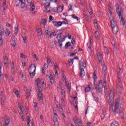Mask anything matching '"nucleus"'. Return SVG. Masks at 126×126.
<instances>
[{"mask_svg": "<svg viewBox=\"0 0 126 126\" xmlns=\"http://www.w3.org/2000/svg\"><path fill=\"white\" fill-rule=\"evenodd\" d=\"M115 98V92L113 90H111L110 93L109 94V98L108 100V105H109L110 107V109L111 108L113 113L114 114H119L122 119H124V110L122 108H119L120 106V102H119V99H117L116 101V103L114 106H113V103L114 102V99Z\"/></svg>", "mask_w": 126, "mask_h": 126, "instance_id": "nucleus-1", "label": "nucleus"}, {"mask_svg": "<svg viewBox=\"0 0 126 126\" xmlns=\"http://www.w3.org/2000/svg\"><path fill=\"white\" fill-rule=\"evenodd\" d=\"M116 12L117 13V14L119 16L120 20V23L122 25H125L126 23V21L125 20V19L124 17L122 16V12L121 11V9H120V4L116 3Z\"/></svg>", "mask_w": 126, "mask_h": 126, "instance_id": "nucleus-2", "label": "nucleus"}, {"mask_svg": "<svg viewBox=\"0 0 126 126\" xmlns=\"http://www.w3.org/2000/svg\"><path fill=\"white\" fill-rule=\"evenodd\" d=\"M109 20L110 21V26L111 28H113L114 27H116L118 26V25L117 24V22L115 21V19H114V17L113 16V14L112 13V11H111V10L109 9Z\"/></svg>", "mask_w": 126, "mask_h": 126, "instance_id": "nucleus-3", "label": "nucleus"}, {"mask_svg": "<svg viewBox=\"0 0 126 126\" xmlns=\"http://www.w3.org/2000/svg\"><path fill=\"white\" fill-rule=\"evenodd\" d=\"M38 100L39 101H41L43 100V94L42 93V87L40 86H38Z\"/></svg>", "mask_w": 126, "mask_h": 126, "instance_id": "nucleus-4", "label": "nucleus"}, {"mask_svg": "<svg viewBox=\"0 0 126 126\" xmlns=\"http://www.w3.org/2000/svg\"><path fill=\"white\" fill-rule=\"evenodd\" d=\"M29 72H34L36 73V65L32 64L29 68Z\"/></svg>", "mask_w": 126, "mask_h": 126, "instance_id": "nucleus-5", "label": "nucleus"}, {"mask_svg": "<svg viewBox=\"0 0 126 126\" xmlns=\"http://www.w3.org/2000/svg\"><path fill=\"white\" fill-rule=\"evenodd\" d=\"M111 28L112 30L113 33L114 34V35H117V33L118 32H119V27L117 26Z\"/></svg>", "mask_w": 126, "mask_h": 126, "instance_id": "nucleus-6", "label": "nucleus"}, {"mask_svg": "<svg viewBox=\"0 0 126 126\" xmlns=\"http://www.w3.org/2000/svg\"><path fill=\"white\" fill-rule=\"evenodd\" d=\"M97 56L98 60V63H102V59H103V56H102V53L101 52H98L97 53Z\"/></svg>", "mask_w": 126, "mask_h": 126, "instance_id": "nucleus-7", "label": "nucleus"}, {"mask_svg": "<svg viewBox=\"0 0 126 126\" xmlns=\"http://www.w3.org/2000/svg\"><path fill=\"white\" fill-rule=\"evenodd\" d=\"M11 45L13 47H16V42L15 41V35H13L12 36V41H11Z\"/></svg>", "mask_w": 126, "mask_h": 126, "instance_id": "nucleus-8", "label": "nucleus"}, {"mask_svg": "<svg viewBox=\"0 0 126 126\" xmlns=\"http://www.w3.org/2000/svg\"><path fill=\"white\" fill-rule=\"evenodd\" d=\"M53 25L55 26V27H60V26H62V22H57V21H53Z\"/></svg>", "mask_w": 126, "mask_h": 126, "instance_id": "nucleus-9", "label": "nucleus"}, {"mask_svg": "<svg viewBox=\"0 0 126 126\" xmlns=\"http://www.w3.org/2000/svg\"><path fill=\"white\" fill-rule=\"evenodd\" d=\"M102 73L104 74V76L106 75V73L107 72V66H106L105 64H103L102 65Z\"/></svg>", "mask_w": 126, "mask_h": 126, "instance_id": "nucleus-10", "label": "nucleus"}, {"mask_svg": "<svg viewBox=\"0 0 126 126\" xmlns=\"http://www.w3.org/2000/svg\"><path fill=\"white\" fill-rule=\"evenodd\" d=\"M47 76L48 78H49L51 83H55V80L54 79V76H53V74H51L50 75H48Z\"/></svg>", "mask_w": 126, "mask_h": 126, "instance_id": "nucleus-11", "label": "nucleus"}, {"mask_svg": "<svg viewBox=\"0 0 126 126\" xmlns=\"http://www.w3.org/2000/svg\"><path fill=\"white\" fill-rule=\"evenodd\" d=\"M22 38H23L24 43H25V44H26L27 43V37H26V34L25 33H22Z\"/></svg>", "mask_w": 126, "mask_h": 126, "instance_id": "nucleus-12", "label": "nucleus"}, {"mask_svg": "<svg viewBox=\"0 0 126 126\" xmlns=\"http://www.w3.org/2000/svg\"><path fill=\"white\" fill-rule=\"evenodd\" d=\"M4 35V29L2 26H0V36H3Z\"/></svg>", "mask_w": 126, "mask_h": 126, "instance_id": "nucleus-13", "label": "nucleus"}, {"mask_svg": "<svg viewBox=\"0 0 126 126\" xmlns=\"http://www.w3.org/2000/svg\"><path fill=\"white\" fill-rule=\"evenodd\" d=\"M124 89H123V84H121L118 87V91L120 94H122L123 91Z\"/></svg>", "mask_w": 126, "mask_h": 126, "instance_id": "nucleus-14", "label": "nucleus"}, {"mask_svg": "<svg viewBox=\"0 0 126 126\" xmlns=\"http://www.w3.org/2000/svg\"><path fill=\"white\" fill-rule=\"evenodd\" d=\"M43 68L42 69V73H43L44 74H45V70H46V69H47V68H48L49 66L47 65V64L46 63H44L43 65Z\"/></svg>", "mask_w": 126, "mask_h": 126, "instance_id": "nucleus-15", "label": "nucleus"}, {"mask_svg": "<svg viewBox=\"0 0 126 126\" xmlns=\"http://www.w3.org/2000/svg\"><path fill=\"white\" fill-rule=\"evenodd\" d=\"M10 122V120H9V119H7L4 122V124H3V126H8L9 125Z\"/></svg>", "mask_w": 126, "mask_h": 126, "instance_id": "nucleus-16", "label": "nucleus"}, {"mask_svg": "<svg viewBox=\"0 0 126 126\" xmlns=\"http://www.w3.org/2000/svg\"><path fill=\"white\" fill-rule=\"evenodd\" d=\"M112 45H114V51L116 52L117 51V43H115V40H112L111 41Z\"/></svg>", "mask_w": 126, "mask_h": 126, "instance_id": "nucleus-17", "label": "nucleus"}, {"mask_svg": "<svg viewBox=\"0 0 126 126\" xmlns=\"http://www.w3.org/2000/svg\"><path fill=\"white\" fill-rule=\"evenodd\" d=\"M87 9L89 12L90 15L93 14V12L92 11V8L91 7L90 5L87 6Z\"/></svg>", "mask_w": 126, "mask_h": 126, "instance_id": "nucleus-18", "label": "nucleus"}, {"mask_svg": "<svg viewBox=\"0 0 126 126\" xmlns=\"http://www.w3.org/2000/svg\"><path fill=\"white\" fill-rule=\"evenodd\" d=\"M79 63L80 66H82L84 68L86 67V62L85 61H83L82 63L81 62H80Z\"/></svg>", "mask_w": 126, "mask_h": 126, "instance_id": "nucleus-19", "label": "nucleus"}, {"mask_svg": "<svg viewBox=\"0 0 126 126\" xmlns=\"http://www.w3.org/2000/svg\"><path fill=\"white\" fill-rule=\"evenodd\" d=\"M35 82L37 83L36 86L37 87H38L40 86V85L41 84V80L40 79V78H38L35 80Z\"/></svg>", "mask_w": 126, "mask_h": 126, "instance_id": "nucleus-20", "label": "nucleus"}, {"mask_svg": "<svg viewBox=\"0 0 126 126\" xmlns=\"http://www.w3.org/2000/svg\"><path fill=\"white\" fill-rule=\"evenodd\" d=\"M36 31L37 32V34L38 35V36H41V35H43V32H42V29H37Z\"/></svg>", "mask_w": 126, "mask_h": 126, "instance_id": "nucleus-21", "label": "nucleus"}, {"mask_svg": "<svg viewBox=\"0 0 126 126\" xmlns=\"http://www.w3.org/2000/svg\"><path fill=\"white\" fill-rule=\"evenodd\" d=\"M62 97V101L63 105H64V99H65V94H61Z\"/></svg>", "mask_w": 126, "mask_h": 126, "instance_id": "nucleus-22", "label": "nucleus"}, {"mask_svg": "<svg viewBox=\"0 0 126 126\" xmlns=\"http://www.w3.org/2000/svg\"><path fill=\"white\" fill-rule=\"evenodd\" d=\"M94 85L95 89V90H96V91H97L98 93H101V92L102 91V89L101 88L97 87V85L96 84H94Z\"/></svg>", "mask_w": 126, "mask_h": 126, "instance_id": "nucleus-23", "label": "nucleus"}, {"mask_svg": "<svg viewBox=\"0 0 126 126\" xmlns=\"http://www.w3.org/2000/svg\"><path fill=\"white\" fill-rule=\"evenodd\" d=\"M94 36L97 40H99V38H100V34L99 33V32H98V31H96L94 32Z\"/></svg>", "mask_w": 126, "mask_h": 126, "instance_id": "nucleus-24", "label": "nucleus"}, {"mask_svg": "<svg viewBox=\"0 0 126 126\" xmlns=\"http://www.w3.org/2000/svg\"><path fill=\"white\" fill-rule=\"evenodd\" d=\"M63 6H59L56 9L57 12H62V11H63Z\"/></svg>", "mask_w": 126, "mask_h": 126, "instance_id": "nucleus-25", "label": "nucleus"}, {"mask_svg": "<svg viewBox=\"0 0 126 126\" xmlns=\"http://www.w3.org/2000/svg\"><path fill=\"white\" fill-rule=\"evenodd\" d=\"M45 36H46V38H48V37H50V34H49V33H50V32L49 31V28L45 30Z\"/></svg>", "mask_w": 126, "mask_h": 126, "instance_id": "nucleus-26", "label": "nucleus"}, {"mask_svg": "<svg viewBox=\"0 0 126 126\" xmlns=\"http://www.w3.org/2000/svg\"><path fill=\"white\" fill-rule=\"evenodd\" d=\"M91 90V87H90V85H88V87L85 88V93L89 92Z\"/></svg>", "mask_w": 126, "mask_h": 126, "instance_id": "nucleus-27", "label": "nucleus"}, {"mask_svg": "<svg viewBox=\"0 0 126 126\" xmlns=\"http://www.w3.org/2000/svg\"><path fill=\"white\" fill-rule=\"evenodd\" d=\"M30 6H31L30 10L31 11H34L35 10V5L34 4H31Z\"/></svg>", "mask_w": 126, "mask_h": 126, "instance_id": "nucleus-28", "label": "nucleus"}, {"mask_svg": "<svg viewBox=\"0 0 126 126\" xmlns=\"http://www.w3.org/2000/svg\"><path fill=\"white\" fill-rule=\"evenodd\" d=\"M67 36H64V37L63 38L61 39H58V42L57 43H62V42H63V41H64V40H65V38H67Z\"/></svg>", "mask_w": 126, "mask_h": 126, "instance_id": "nucleus-29", "label": "nucleus"}, {"mask_svg": "<svg viewBox=\"0 0 126 126\" xmlns=\"http://www.w3.org/2000/svg\"><path fill=\"white\" fill-rule=\"evenodd\" d=\"M10 31H9V30H8V29H6L5 31V34L6 35V36H9V35L10 34Z\"/></svg>", "mask_w": 126, "mask_h": 126, "instance_id": "nucleus-30", "label": "nucleus"}, {"mask_svg": "<svg viewBox=\"0 0 126 126\" xmlns=\"http://www.w3.org/2000/svg\"><path fill=\"white\" fill-rule=\"evenodd\" d=\"M80 70H81V71H80V76L81 77H84V74L82 72H83V71H84V69H83V68H81L80 69Z\"/></svg>", "mask_w": 126, "mask_h": 126, "instance_id": "nucleus-31", "label": "nucleus"}, {"mask_svg": "<svg viewBox=\"0 0 126 126\" xmlns=\"http://www.w3.org/2000/svg\"><path fill=\"white\" fill-rule=\"evenodd\" d=\"M5 103V98H3V97H1V105H2V106H4Z\"/></svg>", "mask_w": 126, "mask_h": 126, "instance_id": "nucleus-32", "label": "nucleus"}, {"mask_svg": "<svg viewBox=\"0 0 126 126\" xmlns=\"http://www.w3.org/2000/svg\"><path fill=\"white\" fill-rule=\"evenodd\" d=\"M30 73V76L31 78H33L34 77V76L35 75V73L34 72H29Z\"/></svg>", "mask_w": 126, "mask_h": 126, "instance_id": "nucleus-33", "label": "nucleus"}, {"mask_svg": "<svg viewBox=\"0 0 126 126\" xmlns=\"http://www.w3.org/2000/svg\"><path fill=\"white\" fill-rule=\"evenodd\" d=\"M93 79L94 80V84H96V79H97V75H96V73L95 72L93 75Z\"/></svg>", "mask_w": 126, "mask_h": 126, "instance_id": "nucleus-34", "label": "nucleus"}, {"mask_svg": "<svg viewBox=\"0 0 126 126\" xmlns=\"http://www.w3.org/2000/svg\"><path fill=\"white\" fill-rule=\"evenodd\" d=\"M70 46H71L70 42H67L65 45V49H67V48H68V47H70Z\"/></svg>", "mask_w": 126, "mask_h": 126, "instance_id": "nucleus-35", "label": "nucleus"}, {"mask_svg": "<svg viewBox=\"0 0 126 126\" xmlns=\"http://www.w3.org/2000/svg\"><path fill=\"white\" fill-rule=\"evenodd\" d=\"M104 53H105V54H107V55H109L110 54V52H109V49H108L107 47H104Z\"/></svg>", "mask_w": 126, "mask_h": 126, "instance_id": "nucleus-36", "label": "nucleus"}, {"mask_svg": "<svg viewBox=\"0 0 126 126\" xmlns=\"http://www.w3.org/2000/svg\"><path fill=\"white\" fill-rule=\"evenodd\" d=\"M11 67V69H12L11 72H13V73L15 71V70L14 69L15 67H14V63H12Z\"/></svg>", "mask_w": 126, "mask_h": 126, "instance_id": "nucleus-37", "label": "nucleus"}, {"mask_svg": "<svg viewBox=\"0 0 126 126\" xmlns=\"http://www.w3.org/2000/svg\"><path fill=\"white\" fill-rule=\"evenodd\" d=\"M21 7L22 8H26V9H27L28 6L26 5V4L25 3H23L22 4H21Z\"/></svg>", "mask_w": 126, "mask_h": 126, "instance_id": "nucleus-38", "label": "nucleus"}, {"mask_svg": "<svg viewBox=\"0 0 126 126\" xmlns=\"http://www.w3.org/2000/svg\"><path fill=\"white\" fill-rule=\"evenodd\" d=\"M53 36H57V32H54L50 33V37L52 38V37H53Z\"/></svg>", "mask_w": 126, "mask_h": 126, "instance_id": "nucleus-39", "label": "nucleus"}, {"mask_svg": "<svg viewBox=\"0 0 126 126\" xmlns=\"http://www.w3.org/2000/svg\"><path fill=\"white\" fill-rule=\"evenodd\" d=\"M47 3H48V4L45 6L46 10H48V8L49 7L50 5H51V3H50V2H46L44 4H47Z\"/></svg>", "mask_w": 126, "mask_h": 126, "instance_id": "nucleus-40", "label": "nucleus"}, {"mask_svg": "<svg viewBox=\"0 0 126 126\" xmlns=\"http://www.w3.org/2000/svg\"><path fill=\"white\" fill-rule=\"evenodd\" d=\"M111 126H119V123H118L117 122H114L111 123Z\"/></svg>", "mask_w": 126, "mask_h": 126, "instance_id": "nucleus-41", "label": "nucleus"}, {"mask_svg": "<svg viewBox=\"0 0 126 126\" xmlns=\"http://www.w3.org/2000/svg\"><path fill=\"white\" fill-rule=\"evenodd\" d=\"M71 16L72 18H74V19H76L78 21L80 19V18L77 17V16H76V15H75V14H72Z\"/></svg>", "mask_w": 126, "mask_h": 126, "instance_id": "nucleus-42", "label": "nucleus"}, {"mask_svg": "<svg viewBox=\"0 0 126 126\" xmlns=\"http://www.w3.org/2000/svg\"><path fill=\"white\" fill-rule=\"evenodd\" d=\"M66 86L67 87V89L69 90V91H70V90L71 89V86L70 84H66Z\"/></svg>", "mask_w": 126, "mask_h": 126, "instance_id": "nucleus-43", "label": "nucleus"}, {"mask_svg": "<svg viewBox=\"0 0 126 126\" xmlns=\"http://www.w3.org/2000/svg\"><path fill=\"white\" fill-rule=\"evenodd\" d=\"M34 107L35 108V109L36 110V111H38L39 110V108H38L37 103L36 102H34Z\"/></svg>", "mask_w": 126, "mask_h": 126, "instance_id": "nucleus-44", "label": "nucleus"}, {"mask_svg": "<svg viewBox=\"0 0 126 126\" xmlns=\"http://www.w3.org/2000/svg\"><path fill=\"white\" fill-rule=\"evenodd\" d=\"M0 97L1 98H3V99L5 98V97H4V93H3V91L0 92Z\"/></svg>", "mask_w": 126, "mask_h": 126, "instance_id": "nucleus-45", "label": "nucleus"}, {"mask_svg": "<svg viewBox=\"0 0 126 126\" xmlns=\"http://www.w3.org/2000/svg\"><path fill=\"white\" fill-rule=\"evenodd\" d=\"M62 80H63V81H64L66 80L64 73H62Z\"/></svg>", "mask_w": 126, "mask_h": 126, "instance_id": "nucleus-46", "label": "nucleus"}, {"mask_svg": "<svg viewBox=\"0 0 126 126\" xmlns=\"http://www.w3.org/2000/svg\"><path fill=\"white\" fill-rule=\"evenodd\" d=\"M54 65V68L55 70H57V68H59V66H58V63H57V62L54 63H53Z\"/></svg>", "mask_w": 126, "mask_h": 126, "instance_id": "nucleus-47", "label": "nucleus"}, {"mask_svg": "<svg viewBox=\"0 0 126 126\" xmlns=\"http://www.w3.org/2000/svg\"><path fill=\"white\" fill-rule=\"evenodd\" d=\"M17 33H18V27H16L15 28V35H17Z\"/></svg>", "mask_w": 126, "mask_h": 126, "instance_id": "nucleus-48", "label": "nucleus"}, {"mask_svg": "<svg viewBox=\"0 0 126 126\" xmlns=\"http://www.w3.org/2000/svg\"><path fill=\"white\" fill-rule=\"evenodd\" d=\"M18 107L19 108H22L23 107V103H22V102H19L18 104Z\"/></svg>", "mask_w": 126, "mask_h": 126, "instance_id": "nucleus-49", "label": "nucleus"}, {"mask_svg": "<svg viewBox=\"0 0 126 126\" xmlns=\"http://www.w3.org/2000/svg\"><path fill=\"white\" fill-rule=\"evenodd\" d=\"M120 76H118V82H119V85H121V84H123L122 83V81L121 80V79L120 78Z\"/></svg>", "mask_w": 126, "mask_h": 126, "instance_id": "nucleus-50", "label": "nucleus"}, {"mask_svg": "<svg viewBox=\"0 0 126 126\" xmlns=\"http://www.w3.org/2000/svg\"><path fill=\"white\" fill-rule=\"evenodd\" d=\"M7 60H8V58H7V57H6L4 59V65L7 64V62H8Z\"/></svg>", "mask_w": 126, "mask_h": 126, "instance_id": "nucleus-51", "label": "nucleus"}, {"mask_svg": "<svg viewBox=\"0 0 126 126\" xmlns=\"http://www.w3.org/2000/svg\"><path fill=\"white\" fill-rule=\"evenodd\" d=\"M68 64L71 63V64H73V59H69L68 61Z\"/></svg>", "mask_w": 126, "mask_h": 126, "instance_id": "nucleus-52", "label": "nucleus"}, {"mask_svg": "<svg viewBox=\"0 0 126 126\" xmlns=\"http://www.w3.org/2000/svg\"><path fill=\"white\" fill-rule=\"evenodd\" d=\"M104 93H108V87L107 86H104Z\"/></svg>", "mask_w": 126, "mask_h": 126, "instance_id": "nucleus-53", "label": "nucleus"}, {"mask_svg": "<svg viewBox=\"0 0 126 126\" xmlns=\"http://www.w3.org/2000/svg\"><path fill=\"white\" fill-rule=\"evenodd\" d=\"M2 45H3V40L2 38L0 37V46H2Z\"/></svg>", "mask_w": 126, "mask_h": 126, "instance_id": "nucleus-54", "label": "nucleus"}, {"mask_svg": "<svg viewBox=\"0 0 126 126\" xmlns=\"http://www.w3.org/2000/svg\"><path fill=\"white\" fill-rule=\"evenodd\" d=\"M30 96V93L29 92H26V98H29V97Z\"/></svg>", "mask_w": 126, "mask_h": 126, "instance_id": "nucleus-55", "label": "nucleus"}, {"mask_svg": "<svg viewBox=\"0 0 126 126\" xmlns=\"http://www.w3.org/2000/svg\"><path fill=\"white\" fill-rule=\"evenodd\" d=\"M121 70H122V69L120 68L119 71L117 72L118 76H121V74L122 73V72H121Z\"/></svg>", "mask_w": 126, "mask_h": 126, "instance_id": "nucleus-56", "label": "nucleus"}, {"mask_svg": "<svg viewBox=\"0 0 126 126\" xmlns=\"http://www.w3.org/2000/svg\"><path fill=\"white\" fill-rule=\"evenodd\" d=\"M22 108L23 107H20L19 108L20 109V112H19V114L20 115H22V114H23V110H22Z\"/></svg>", "mask_w": 126, "mask_h": 126, "instance_id": "nucleus-57", "label": "nucleus"}, {"mask_svg": "<svg viewBox=\"0 0 126 126\" xmlns=\"http://www.w3.org/2000/svg\"><path fill=\"white\" fill-rule=\"evenodd\" d=\"M54 126H60V123L58 121L54 122Z\"/></svg>", "mask_w": 126, "mask_h": 126, "instance_id": "nucleus-58", "label": "nucleus"}, {"mask_svg": "<svg viewBox=\"0 0 126 126\" xmlns=\"http://www.w3.org/2000/svg\"><path fill=\"white\" fill-rule=\"evenodd\" d=\"M15 94L17 97H19V91L17 90V92H15Z\"/></svg>", "mask_w": 126, "mask_h": 126, "instance_id": "nucleus-59", "label": "nucleus"}, {"mask_svg": "<svg viewBox=\"0 0 126 126\" xmlns=\"http://www.w3.org/2000/svg\"><path fill=\"white\" fill-rule=\"evenodd\" d=\"M87 126H93V124L91 122H88L87 123Z\"/></svg>", "mask_w": 126, "mask_h": 126, "instance_id": "nucleus-60", "label": "nucleus"}, {"mask_svg": "<svg viewBox=\"0 0 126 126\" xmlns=\"http://www.w3.org/2000/svg\"><path fill=\"white\" fill-rule=\"evenodd\" d=\"M21 59H25V58H26V57L25 56V55L23 54V53H21Z\"/></svg>", "mask_w": 126, "mask_h": 126, "instance_id": "nucleus-61", "label": "nucleus"}, {"mask_svg": "<svg viewBox=\"0 0 126 126\" xmlns=\"http://www.w3.org/2000/svg\"><path fill=\"white\" fill-rule=\"evenodd\" d=\"M52 20H54V17L52 16H49V22H51Z\"/></svg>", "mask_w": 126, "mask_h": 126, "instance_id": "nucleus-62", "label": "nucleus"}, {"mask_svg": "<svg viewBox=\"0 0 126 126\" xmlns=\"http://www.w3.org/2000/svg\"><path fill=\"white\" fill-rule=\"evenodd\" d=\"M69 7V9H68V11H70V10H72V5H69L68 6Z\"/></svg>", "mask_w": 126, "mask_h": 126, "instance_id": "nucleus-63", "label": "nucleus"}, {"mask_svg": "<svg viewBox=\"0 0 126 126\" xmlns=\"http://www.w3.org/2000/svg\"><path fill=\"white\" fill-rule=\"evenodd\" d=\"M47 63H48L49 64H50V63H51L52 60L51 59H50V58H48L47 59Z\"/></svg>", "mask_w": 126, "mask_h": 126, "instance_id": "nucleus-64", "label": "nucleus"}]
</instances>
